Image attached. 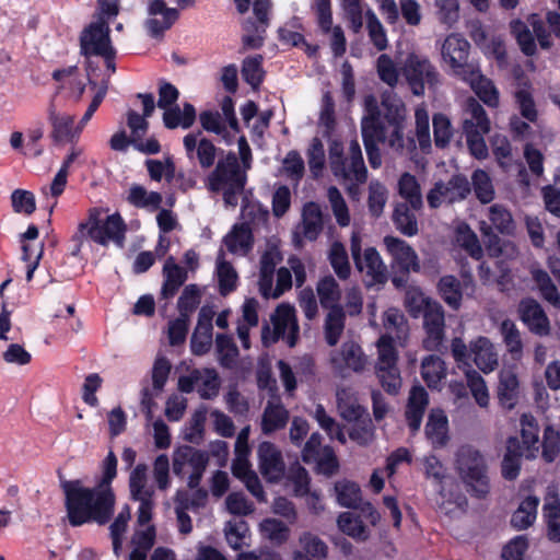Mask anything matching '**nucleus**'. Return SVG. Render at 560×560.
<instances>
[{
	"label": "nucleus",
	"instance_id": "nucleus-1",
	"mask_svg": "<svg viewBox=\"0 0 560 560\" xmlns=\"http://www.w3.org/2000/svg\"><path fill=\"white\" fill-rule=\"evenodd\" d=\"M68 523L72 527L85 524L106 525L114 516L116 494L97 487H86L81 479L61 480Z\"/></svg>",
	"mask_w": 560,
	"mask_h": 560
},
{
	"label": "nucleus",
	"instance_id": "nucleus-2",
	"mask_svg": "<svg viewBox=\"0 0 560 560\" xmlns=\"http://www.w3.org/2000/svg\"><path fill=\"white\" fill-rule=\"evenodd\" d=\"M369 115L363 118H375L385 138L388 139V148L402 155L416 150V141L412 136H405L407 128V107L404 102L396 97H386L382 101L381 107L373 96L366 98Z\"/></svg>",
	"mask_w": 560,
	"mask_h": 560
},
{
	"label": "nucleus",
	"instance_id": "nucleus-3",
	"mask_svg": "<svg viewBox=\"0 0 560 560\" xmlns=\"http://www.w3.org/2000/svg\"><path fill=\"white\" fill-rule=\"evenodd\" d=\"M246 182V170H241L236 154L230 151L219 159L215 167L207 176L206 186L211 192L222 191L225 206L235 208Z\"/></svg>",
	"mask_w": 560,
	"mask_h": 560
},
{
	"label": "nucleus",
	"instance_id": "nucleus-4",
	"mask_svg": "<svg viewBox=\"0 0 560 560\" xmlns=\"http://www.w3.org/2000/svg\"><path fill=\"white\" fill-rule=\"evenodd\" d=\"M455 465L467 492L476 499H486L491 483L485 456L472 446H462L456 454Z\"/></svg>",
	"mask_w": 560,
	"mask_h": 560
},
{
	"label": "nucleus",
	"instance_id": "nucleus-5",
	"mask_svg": "<svg viewBox=\"0 0 560 560\" xmlns=\"http://www.w3.org/2000/svg\"><path fill=\"white\" fill-rule=\"evenodd\" d=\"M88 230L89 237L95 243L106 246L113 241L118 247L125 245L127 225L119 213L107 215L104 221L100 220L96 213H90L89 221L80 223L79 233L73 236L81 243L83 232Z\"/></svg>",
	"mask_w": 560,
	"mask_h": 560
},
{
	"label": "nucleus",
	"instance_id": "nucleus-6",
	"mask_svg": "<svg viewBox=\"0 0 560 560\" xmlns=\"http://www.w3.org/2000/svg\"><path fill=\"white\" fill-rule=\"evenodd\" d=\"M470 118H465L463 131L470 154L477 160H485L489 155L483 136L490 131V120L485 108L474 98L467 103Z\"/></svg>",
	"mask_w": 560,
	"mask_h": 560
},
{
	"label": "nucleus",
	"instance_id": "nucleus-7",
	"mask_svg": "<svg viewBox=\"0 0 560 560\" xmlns=\"http://www.w3.org/2000/svg\"><path fill=\"white\" fill-rule=\"evenodd\" d=\"M272 2L270 0H254V18L242 21V44L244 49H259L264 46L267 28L270 24V12Z\"/></svg>",
	"mask_w": 560,
	"mask_h": 560
},
{
	"label": "nucleus",
	"instance_id": "nucleus-8",
	"mask_svg": "<svg viewBox=\"0 0 560 560\" xmlns=\"http://www.w3.org/2000/svg\"><path fill=\"white\" fill-rule=\"evenodd\" d=\"M471 192V185L466 175L456 173L447 182L438 180L427 194L431 209H438L443 202L450 205L465 200Z\"/></svg>",
	"mask_w": 560,
	"mask_h": 560
},
{
	"label": "nucleus",
	"instance_id": "nucleus-9",
	"mask_svg": "<svg viewBox=\"0 0 560 560\" xmlns=\"http://www.w3.org/2000/svg\"><path fill=\"white\" fill-rule=\"evenodd\" d=\"M423 328L425 338L423 348L428 351L444 353L447 347L444 343L445 338V314L444 308L439 302H427L422 312Z\"/></svg>",
	"mask_w": 560,
	"mask_h": 560
},
{
	"label": "nucleus",
	"instance_id": "nucleus-10",
	"mask_svg": "<svg viewBox=\"0 0 560 560\" xmlns=\"http://www.w3.org/2000/svg\"><path fill=\"white\" fill-rule=\"evenodd\" d=\"M405 75L415 95H423L424 86L439 83V72L428 58L411 54L405 66Z\"/></svg>",
	"mask_w": 560,
	"mask_h": 560
},
{
	"label": "nucleus",
	"instance_id": "nucleus-11",
	"mask_svg": "<svg viewBox=\"0 0 560 560\" xmlns=\"http://www.w3.org/2000/svg\"><path fill=\"white\" fill-rule=\"evenodd\" d=\"M322 440L318 432L308 438L302 450V460L305 464H315L320 471L330 476L338 470L339 464L332 447L323 446Z\"/></svg>",
	"mask_w": 560,
	"mask_h": 560
},
{
	"label": "nucleus",
	"instance_id": "nucleus-12",
	"mask_svg": "<svg viewBox=\"0 0 560 560\" xmlns=\"http://www.w3.org/2000/svg\"><path fill=\"white\" fill-rule=\"evenodd\" d=\"M112 47L110 28L104 19L90 23L80 35V52L85 58L100 56Z\"/></svg>",
	"mask_w": 560,
	"mask_h": 560
},
{
	"label": "nucleus",
	"instance_id": "nucleus-13",
	"mask_svg": "<svg viewBox=\"0 0 560 560\" xmlns=\"http://www.w3.org/2000/svg\"><path fill=\"white\" fill-rule=\"evenodd\" d=\"M470 44L456 34L448 35L441 49L443 60L450 65L453 73L460 78L477 65L468 61Z\"/></svg>",
	"mask_w": 560,
	"mask_h": 560
},
{
	"label": "nucleus",
	"instance_id": "nucleus-14",
	"mask_svg": "<svg viewBox=\"0 0 560 560\" xmlns=\"http://www.w3.org/2000/svg\"><path fill=\"white\" fill-rule=\"evenodd\" d=\"M147 4V12L151 18L144 21V27L152 38H161L178 20V10L168 8L164 0H148Z\"/></svg>",
	"mask_w": 560,
	"mask_h": 560
},
{
	"label": "nucleus",
	"instance_id": "nucleus-15",
	"mask_svg": "<svg viewBox=\"0 0 560 560\" xmlns=\"http://www.w3.org/2000/svg\"><path fill=\"white\" fill-rule=\"evenodd\" d=\"M386 250L393 258V267L398 271L418 272L420 262L416 250L404 240L387 235L383 240Z\"/></svg>",
	"mask_w": 560,
	"mask_h": 560
},
{
	"label": "nucleus",
	"instance_id": "nucleus-16",
	"mask_svg": "<svg viewBox=\"0 0 560 560\" xmlns=\"http://www.w3.org/2000/svg\"><path fill=\"white\" fill-rule=\"evenodd\" d=\"M259 470L269 482H279L285 472L281 452L271 442L264 441L257 450Z\"/></svg>",
	"mask_w": 560,
	"mask_h": 560
},
{
	"label": "nucleus",
	"instance_id": "nucleus-17",
	"mask_svg": "<svg viewBox=\"0 0 560 560\" xmlns=\"http://www.w3.org/2000/svg\"><path fill=\"white\" fill-rule=\"evenodd\" d=\"M517 313L520 319L527 326L530 332L540 337L550 334L549 318L535 299H522L518 303Z\"/></svg>",
	"mask_w": 560,
	"mask_h": 560
},
{
	"label": "nucleus",
	"instance_id": "nucleus-18",
	"mask_svg": "<svg viewBox=\"0 0 560 560\" xmlns=\"http://www.w3.org/2000/svg\"><path fill=\"white\" fill-rule=\"evenodd\" d=\"M313 10L317 15V23L323 33L327 34L332 31L331 50L336 57H340L346 52V37L340 26L332 28V14L330 0H314Z\"/></svg>",
	"mask_w": 560,
	"mask_h": 560
},
{
	"label": "nucleus",
	"instance_id": "nucleus-19",
	"mask_svg": "<svg viewBox=\"0 0 560 560\" xmlns=\"http://www.w3.org/2000/svg\"><path fill=\"white\" fill-rule=\"evenodd\" d=\"M271 322L273 325V340L283 338L289 330L287 343L291 348L294 347L300 331L294 307L289 304H280L271 316Z\"/></svg>",
	"mask_w": 560,
	"mask_h": 560
},
{
	"label": "nucleus",
	"instance_id": "nucleus-20",
	"mask_svg": "<svg viewBox=\"0 0 560 560\" xmlns=\"http://www.w3.org/2000/svg\"><path fill=\"white\" fill-rule=\"evenodd\" d=\"M355 268L359 272L364 273L363 281L368 288L383 285L388 280L387 267L375 247L365 248L360 258V265Z\"/></svg>",
	"mask_w": 560,
	"mask_h": 560
},
{
	"label": "nucleus",
	"instance_id": "nucleus-21",
	"mask_svg": "<svg viewBox=\"0 0 560 560\" xmlns=\"http://www.w3.org/2000/svg\"><path fill=\"white\" fill-rule=\"evenodd\" d=\"M361 133L369 163L372 168H378L382 165V154L377 143L381 142L388 147V139L385 138L382 129L376 124V119L373 117L362 118Z\"/></svg>",
	"mask_w": 560,
	"mask_h": 560
},
{
	"label": "nucleus",
	"instance_id": "nucleus-22",
	"mask_svg": "<svg viewBox=\"0 0 560 560\" xmlns=\"http://www.w3.org/2000/svg\"><path fill=\"white\" fill-rule=\"evenodd\" d=\"M330 362L335 371L342 374L345 370L361 372L364 370L366 358L360 345L354 341H346L339 351L331 353Z\"/></svg>",
	"mask_w": 560,
	"mask_h": 560
},
{
	"label": "nucleus",
	"instance_id": "nucleus-23",
	"mask_svg": "<svg viewBox=\"0 0 560 560\" xmlns=\"http://www.w3.org/2000/svg\"><path fill=\"white\" fill-rule=\"evenodd\" d=\"M429 406V394L422 385H413L409 392L405 418L412 434L420 430L427 407Z\"/></svg>",
	"mask_w": 560,
	"mask_h": 560
},
{
	"label": "nucleus",
	"instance_id": "nucleus-24",
	"mask_svg": "<svg viewBox=\"0 0 560 560\" xmlns=\"http://www.w3.org/2000/svg\"><path fill=\"white\" fill-rule=\"evenodd\" d=\"M198 133H187L183 139V144L186 151V154L189 159H192L196 155L198 163L201 168L208 170L214 165L217 158V147L213 142L207 138H202L198 141Z\"/></svg>",
	"mask_w": 560,
	"mask_h": 560
},
{
	"label": "nucleus",
	"instance_id": "nucleus-25",
	"mask_svg": "<svg viewBox=\"0 0 560 560\" xmlns=\"http://www.w3.org/2000/svg\"><path fill=\"white\" fill-rule=\"evenodd\" d=\"M163 284L161 289V296L164 300H170L175 296L179 288L188 279V270L176 262L173 256H168L162 268Z\"/></svg>",
	"mask_w": 560,
	"mask_h": 560
},
{
	"label": "nucleus",
	"instance_id": "nucleus-26",
	"mask_svg": "<svg viewBox=\"0 0 560 560\" xmlns=\"http://www.w3.org/2000/svg\"><path fill=\"white\" fill-rule=\"evenodd\" d=\"M464 82H467L476 95L488 106L495 107L499 104V92L491 80L486 78L478 66L472 70L467 71L466 74L460 77Z\"/></svg>",
	"mask_w": 560,
	"mask_h": 560
},
{
	"label": "nucleus",
	"instance_id": "nucleus-27",
	"mask_svg": "<svg viewBox=\"0 0 560 560\" xmlns=\"http://www.w3.org/2000/svg\"><path fill=\"white\" fill-rule=\"evenodd\" d=\"M520 382L512 369H502L499 373L497 397L500 406L505 410H512L517 405Z\"/></svg>",
	"mask_w": 560,
	"mask_h": 560
},
{
	"label": "nucleus",
	"instance_id": "nucleus-28",
	"mask_svg": "<svg viewBox=\"0 0 560 560\" xmlns=\"http://www.w3.org/2000/svg\"><path fill=\"white\" fill-rule=\"evenodd\" d=\"M324 214L320 206L315 201H308L302 209L301 233L307 241L314 242L324 230Z\"/></svg>",
	"mask_w": 560,
	"mask_h": 560
},
{
	"label": "nucleus",
	"instance_id": "nucleus-29",
	"mask_svg": "<svg viewBox=\"0 0 560 560\" xmlns=\"http://www.w3.org/2000/svg\"><path fill=\"white\" fill-rule=\"evenodd\" d=\"M542 521L546 538L552 544H560V498L555 492L542 505Z\"/></svg>",
	"mask_w": 560,
	"mask_h": 560
},
{
	"label": "nucleus",
	"instance_id": "nucleus-30",
	"mask_svg": "<svg viewBox=\"0 0 560 560\" xmlns=\"http://www.w3.org/2000/svg\"><path fill=\"white\" fill-rule=\"evenodd\" d=\"M197 113L192 104L186 102L183 104V109L177 105L170 106L164 109L162 120L164 127L167 129H183L190 128L196 121Z\"/></svg>",
	"mask_w": 560,
	"mask_h": 560
},
{
	"label": "nucleus",
	"instance_id": "nucleus-31",
	"mask_svg": "<svg viewBox=\"0 0 560 560\" xmlns=\"http://www.w3.org/2000/svg\"><path fill=\"white\" fill-rule=\"evenodd\" d=\"M470 352L475 364L483 373L493 371L498 365V355L493 351V346L486 337H479L470 343Z\"/></svg>",
	"mask_w": 560,
	"mask_h": 560
},
{
	"label": "nucleus",
	"instance_id": "nucleus-32",
	"mask_svg": "<svg viewBox=\"0 0 560 560\" xmlns=\"http://www.w3.org/2000/svg\"><path fill=\"white\" fill-rule=\"evenodd\" d=\"M290 415L281 402L268 401L261 417V431L269 435L276 431L284 429Z\"/></svg>",
	"mask_w": 560,
	"mask_h": 560
},
{
	"label": "nucleus",
	"instance_id": "nucleus-33",
	"mask_svg": "<svg viewBox=\"0 0 560 560\" xmlns=\"http://www.w3.org/2000/svg\"><path fill=\"white\" fill-rule=\"evenodd\" d=\"M447 429L448 420L445 412L440 408L431 409L424 432L432 444L444 446L448 441Z\"/></svg>",
	"mask_w": 560,
	"mask_h": 560
},
{
	"label": "nucleus",
	"instance_id": "nucleus-34",
	"mask_svg": "<svg viewBox=\"0 0 560 560\" xmlns=\"http://www.w3.org/2000/svg\"><path fill=\"white\" fill-rule=\"evenodd\" d=\"M223 242L228 250L232 254L238 250L244 254L248 253L253 247V233L248 223L235 224L232 230L224 236Z\"/></svg>",
	"mask_w": 560,
	"mask_h": 560
},
{
	"label": "nucleus",
	"instance_id": "nucleus-35",
	"mask_svg": "<svg viewBox=\"0 0 560 560\" xmlns=\"http://www.w3.org/2000/svg\"><path fill=\"white\" fill-rule=\"evenodd\" d=\"M415 211L407 202H397L392 220L395 228L406 236H415L419 232L418 220Z\"/></svg>",
	"mask_w": 560,
	"mask_h": 560
},
{
	"label": "nucleus",
	"instance_id": "nucleus-36",
	"mask_svg": "<svg viewBox=\"0 0 560 560\" xmlns=\"http://www.w3.org/2000/svg\"><path fill=\"white\" fill-rule=\"evenodd\" d=\"M539 502L538 497L527 495L512 514L511 525L517 530L532 526L537 517Z\"/></svg>",
	"mask_w": 560,
	"mask_h": 560
},
{
	"label": "nucleus",
	"instance_id": "nucleus-37",
	"mask_svg": "<svg viewBox=\"0 0 560 560\" xmlns=\"http://www.w3.org/2000/svg\"><path fill=\"white\" fill-rule=\"evenodd\" d=\"M521 438L526 446V458H535L539 451V425L532 413H523L520 419Z\"/></svg>",
	"mask_w": 560,
	"mask_h": 560
},
{
	"label": "nucleus",
	"instance_id": "nucleus-38",
	"mask_svg": "<svg viewBox=\"0 0 560 560\" xmlns=\"http://www.w3.org/2000/svg\"><path fill=\"white\" fill-rule=\"evenodd\" d=\"M398 194L413 210L419 211L422 209L421 188L415 175L408 172L401 174L398 179Z\"/></svg>",
	"mask_w": 560,
	"mask_h": 560
},
{
	"label": "nucleus",
	"instance_id": "nucleus-39",
	"mask_svg": "<svg viewBox=\"0 0 560 560\" xmlns=\"http://www.w3.org/2000/svg\"><path fill=\"white\" fill-rule=\"evenodd\" d=\"M438 291L451 308L457 311L460 307L463 299L462 283L455 276L441 277L438 282Z\"/></svg>",
	"mask_w": 560,
	"mask_h": 560
},
{
	"label": "nucleus",
	"instance_id": "nucleus-40",
	"mask_svg": "<svg viewBox=\"0 0 560 560\" xmlns=\"http://www.w3.org/2000/svg\"><path fill=\"white\" fill-rule=\"evenodd\" d=\"M217 276L219 293L226 296L232 293L237 285V272L231 262L224 260V253L220 250L217 259Z\"/></svg>",
	"mask_w": 560,
	"mask_h": 560
},
{
	"label": "nucleus",
	"instance_id": "nucleus-41",
	"mask_svg": "<svg viewBox=\"0 0 560 560\" xmlns=\"http://www.w3.org/2000/svg\"><path fill=\"white\" fill-rule=\"evenodd\" d=\"M328 310L329 312L324 325L325 339L329 346L334 347L338 343L345 329L346 313L342 306H335Z\"/></svg>",
	"mask_w": 560,
	"mask_h": 560
},
{
	"label": "nucleus",
	"instance_id": "nucleus-42",
	"mask_svg": "<svg viewBox=\"0 0 560 560\" xmlns=\"http://www.w3.org/2000/svg\"><path fill=\"white\" fill-rule=\"evenodd\" d=\"M456 243L474 259L480 260L483 256V250L478 240L477 234L470 229L467 223H462L457 226L455 233Z\"/></svg>",
	"mask_w": 560,
	"mask_h": 560
},
{
	"label": "nucleus",
	"instance_id": "nucleus-43",
	"mask_svg": "<svg viewBox=\"0 0 560 560\" xmlns=\"http://www.w3.org/2000/svg\"><path fill=\"white\" fill-rule=\"evenodd\" d=\"M421 376L431 388H436L446 376L444 361L438 355H428L422 360Z\"/></svg>",
	"mask_w": 560,
	"mask_h": 560
},
{
	"label": "nucleus",
	"instance_id": "nucleus-44",
	"mask_svg": "<svg viewBox=\"0 0 560 560\" xmlns=\"http://www.w3.org/2000/svg\"><path fill=\"white\" fill-rule=\"evenodd\" d=\"M311 478L307 470L300 464L290 466L285 475V487L292 491L295 497L302 498L310 493Z\"/></svg>",
	"mask_w": 560,
	"mask_h": 560
},
{
	"label": "nucleus",
	"instance_id": "nucleus-45",
	"mask_svg": "<svg viewBox=\"0 0 560 560\" xmlns=\"http://www.w3.org/2000/svg\"><path fill=\"white\" fill-rule=\"evenodd\" d=\"M532 278L541 298L553 307L560 308V294L548 272L544 269H534L532 271Z\"/></svg>",
	"mask_w": 560,
	"mask_h": 560
},
{
	"label": "nucleus",
	"instance_id": "nucleus-46",
	"mask_svg": "<svg viewBox=\"0 0 560 560\" xmlns=\"http://www.w3.org/2000/svg\"><path fill=\"white\" fill-rule=\"evenodd\" d=\"M316 291L322 307L328 310L335 306H341L338 304L341 298V290L332 276L329 275L322 278L317 283Z\"/></svg>",
	"mask_w": 560,
	"mask_h": 560
},
{
	"label": "nucleus",
	"instance_id": "nucleus-47",
	"mask_svg": "<svg viewBox=\"0 0 560 560\" xmlns=\"http://www.w3.org/2000/svg\"><path fill=\"white\" fill-rule=\"evenodd\" d=\"M350 180L355 185L364 184L368 179V168L364 164L361 147L358 140H352L349 145V165Z\"/></svg>",
	"mask_w": 560,
	"mask_h": 560
},
{
	"label": "nucleus",
	"instance_id": "nucleus-48",
	"mask_svg": "<svg viewBox=\"0 0 560 560\" xmlns=\"http://www.w3.org/2000/svg\"><path fill=\"white\" fill-rule=\"evenodd\" d=\"M337 524L342 533L354 539L365 541L370 537V530L363 524L361 517L351 512L341 513L338 516Z\"/></svg>",
	"mask_w": 560,
	"mask_h": 560
},
{
	"label": "nucleus",
	"instance_id": "nucleus-49",
	"mask_svg": "<svg viewBox=\"0 0 560 560\" xmlns=\"http://www.w3.org/2000/svg\"><path fill=\"white\" fill-rule=\"evenodd\" d=\"M262 62L264 57L261 55L250 56L243 60L242 77L253 90H258L264 81L265 70Z\"/></svg>",
	"mask_w": 560,
	"mask_h": 560
},
{
	"label": "nucleus",
	"instance_id": "nucleus-50",
	"mask_svg": "<svg viewBox=\"0 0 560 560\" xmlns=\"http://www.w3.org/2000/svg\"><path fill=\"white\" fill-rule=\"evenodd\" d=\"M218 360L221 366L233 369L238 357V349L232 337L225 334H218L215 337Z\"/></svg>",
	"mask_w": 560,
	"mask_h": 560
},
{
	"label": "nucleus",
	"instance_id": "nucleus-51",
	"mask_svg": "<svg viewBox=\"0 0 560 560\" xmlns=\"http://www.w3.org/2000/svg\"><path fill=\"white\" fill-rule=\"evenodd\" d=\"M500 332L512 358L520 359L523 353V342L515 323L509 318L504 319L500 325Z\"/></svg>",
	"mask_w": 560,
	"mask_h": 560
},
{
	"label": "nucleus",
	"instance_id": "nucleus-52",
	"mask_svg": "<svg viewBox=\"0 0 560 560\" xmlns=\"http://www.w3.org/2000/svg\"><path fill=\"white\" fill-rule=\"evenodd\" d=\"M128 202L137 208L159 209L162 203V195L158 191L148 192L141 185H132L127 198Z\"/></svg>",
	"mask_w": 560,
	"mask_h": 560
},
{
	"label": "nucleus",
	"instance_id": "nucleus-53",
	"mask_svg": "<svg viewBox=\"0 0 560 560\" xmlns=\"http://www.w3.org/2000/svg\"><path fill=\"white\" fill-rule=\"evenodd\" d=\"M329 262L340 280H347L350 277L351 268L346 247L340 242H334L329 249Z\"/></svg>",
	"mask_w": 560,
	"mask_h": 560
},
{
	"label": "nucleus",
	"instance_id": "nucleus-54",
	"mask_svg": "<svg viewBox=\"0 0 560 560\" xmlns=\"http://www.w3.org/2000/svg\"><path fill=\"white\" fill-rule=\"evenodd\" d=\"M471 187L474 188L476 198L483 205L491 202L494 199V188L489 174L478 168L472 172Z\"/></svg>",
	"mask_w": 560,
	"mask_h": 560
},
{
	"label": "nucleus",
	"instance_id": "nucleus-55",
	"mask_svg": "<svg viewBox=\"0 0 560 560\" xmlns=\"http://www.w3.org/2000/svg\"><path fill=\"white\" fill-rule=\"evenodd\" d=\"M337 501L341 506L357 509L361 503V489L352 481H338L335 485Z\"/></svg>",
	"mask_w": 560,
	"mask_h": 560
},
{
	"label": "nucleus",
	"instance_id": "nucleus-56",
	"mask_svg": "<svg viewBox=\"0 0 560 560\" xmlns=\"http://www.w3.org/2000/svg\"><path fill=\"white\" fill-rule=\"evenodd\" d=\"M148 467L145 464H138L129 476V491L131 499H141L148 493L154 495V490L147 487Z\"/></svg>",
	"mask_w": 560,
	"mask_h": 560
},
{
	"label": "nucleus",
	"instance_id": "nucleus-57",
	"mask_svg": "<svg viewBox=\"0 0 560 560\" xmlns=\"http://www.w3.org/2000/svg\"><path fill=\"white\" fill-rule=\"evenodd\" d=\"M489 220L493 228L503 235H512L515 223L511 212L502 205H492L489 208Z\"/></svg>",
	"mask_w": 560,
	"mask_h": 560
},
{
	"label": "nucleus",
	"instance_id": "nucleus-58",
	"mask_svg": "<svg viewBox=\"0 0 560 560\" xmlns=\"http://www.w3.org/2000/svg\"><path fill=\"white\" fill-rule=\"evenodd\" d=\"M48 119L52 126L51 137L56 142L67 138L71 133L73 117L70 115H59L51 104L48 108Z\"/></svg>",
	"mask_w": 560,
	"mask_h": 560
},
{
	"label": "nucleus",
	"instance_id": "nucleus-59",
	"mask_svg": "<svg viewBox=\"0 0 560 560\" xmlns=\"http://www.w3.org/2000/svg\"><path fill=\"white\" fill-rule=\"evenodd\" d=\"M347 162L348 159L343 155L342 144L338 141H334L329 145V165L335 177L350 180V172Z\"/></svg>",
	"mask_w": 560,
	"mask_h": 560
},
{
	"label": "nucleus",
	"instance_id": "nucleus-60",
	"mask_svg": "<svg viewBox=\"0 0 560 560\" xmlns=\"http://www.w3.org/2000/svg\"><path fill=\"white\" fill-rule=\"evenodd\" d=\"M375 373L383 389L389 395H397L401 387L400 372L395 366H375Z\"/></svg>",
	"mask_w": 560,
	"mask_h": 560
},
{
	"label": "nucleus",
	"instance_id": "nucleus-61",
	"mask_svg": "<svg viewBox=\"0 0 560 560\" xmlns=\"http://www.w3.org/2000/svg\"><path fill=\"white\" fill-rule=\"evenodd\" d=\"M200 299L201 291L197 284L191 283L186 285L177 301V308L179 315L184 317H189V315L200 304Z\"/></svg>",
	"mask_w": 560,
	"mask_h": 560
},
{
	"label": "nucleus",
	"instance_id": "nucleus-62",
	"mask_svg": "<svg viewBox=\"0 0 560 560\" xmlns=\"http://www.w3.org/2000/svg\"><path fill=\"white\" fill-rule=\"evenodd\" d=\"M492 154L503 171H508L512 161V145L509 139L502 135H494L491 138Z\"/></svg>",
	"mask_w": 560,
	"mask_h": 560
},
{
	"label": "nucleus",
	"instance_id": "nucleus-63",
	"mask_svg": "<svg viewBox=\"0 0 560 560\" xmlns=\"http://www.w3.org/2000/svg\"><path fill=\"white\" fill-rule=\"evenodd\" d=\"M327 197L337 223L340 226H348L350 224L349 209L339 189L335 186H330L327 190Z\"/></svg>",
	"mask_w": 560,
	"mask_h": 560
},
{
	"label": "nucleus",
	"instance_id": "nucleus-64",
	"mask_svg": "<svg viewBox=\"0 0 560 560\" xmlns=\"http://www.w3.org/2000/svg\"><path fill=\"white\" fill-rule=\"evenodd\" d=\"M541 456L547 463H552L560 452V430H556L551 424L544 430Z\"/></svg>",
	"mask_w": 560,
	"mask_h": 560
}]
</instances>
